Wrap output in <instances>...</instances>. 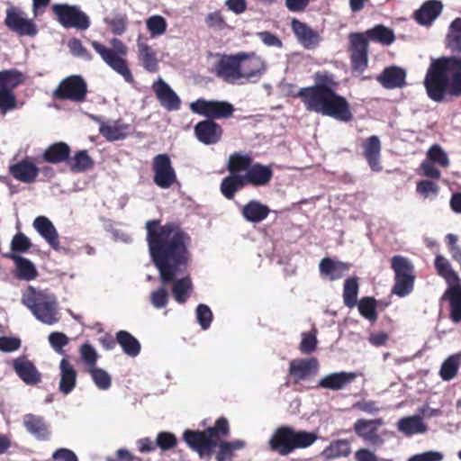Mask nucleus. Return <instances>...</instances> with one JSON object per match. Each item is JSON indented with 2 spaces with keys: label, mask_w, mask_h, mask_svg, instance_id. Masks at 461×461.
Instances as JSON below:
<instances>
[{
  "label": "nucleus",
  "mask_w": 461,
  "mask_h": 461,
  "mask_svg": "<svg viewBox=\"0 0 461 461\" xmlns=\"http://www.w3.org/2000/svg\"><path fill=\"white\" fill-rule=\"evenodd\" d=\"M150 257L159 271L163 284L173 282L172 294L178 303H185L191 295L193 284L189 276H180L189 258V237L176 225H159L158 221L146 223Z\"/></svg>",
  "instance_id": "1"
},
{
  "label": "nucleus",
  "mask_w": 461,
  "mask_h": 461,
  "mask_svg": "<svg viewBox=\"0 0 461 461\" xmlns=\"http://www.w3.org/2000/svg\"><path fill=\"white\" fill-rule=\"evenodd\" d=\"M315 85L301 88L294 96L302 99L305 109L340 122H349L353 115L347 99L336 93V83L332 75L316 73Z\"/></svg>",
  "instance_id": "2"
},
{
  "label": "nucleus",
  "mask_w": 461,
  "mask_h": 461,
  "mask_svg": "<svg viewBox=\"0 0 461 461\" xmlns=\"http://www.w3.org/2000/svg\"><path fill=\"white\" fill-rule=\"evenodd\" d=\"M424 86L429 97L441 102L445 95H461V58L442 57L432 60Z\"/></svg>",
  "instance_id": "3"
},
{
  "label": "nucleus",
  "mask_w": 461,
  "mask_h": 461,
  "mask_svg": "<svg viewBox=\"0 0 461 461\" xmlns=\"http://www.w3.org/2000/svg\"><path fill=\"white\" fill-rule=\"evenodd\" d=\"M22 303L44 324L52 325L59 320L57 298L48 290L29 285L23 291Z\"/></svg>",
  "instance_id": "4"
},
{
  "label": "nucleus",
  "mask_w": 461,
  "mask_h": 461,
  "mask_svg": "<svg viewBox=\"0 0 461 461\" xmlns=\"http://www.w3.org/2000/svg\"><path fill=\"white\" fill-rule=\"evenodd\" d=\"M317 439L315 433L295 430L291 427H280L275 430L269 439L271 450L280 456H287L296 448L312 446Z\"/></svg>",
  "instance_id": "5"
},
{
  "label": "nucleus",
  "mask_w": 461,
  "mask_h": 461,
  "mask_svg": "<svg viewBox=\"0 0 461 461\" xmlns=\"http://www.w3.org/2000/svg\"><path fill=\"white\" fill-rule=\"evenodd\" d=\"M228 432V420L224 418H220L216 421L215 426L208 428L205 431L185 430L184 432V440L200 456H203L204 455H209L211 449L218 444L220 436H226Z\"/></svg>",
  "instance_id": "6"
},
{
  "label": "nucleus",
  "mask_w": 461,
  "mask_h": 461,
  "mask_svg": "<svg viewBox=\"0 0 461 461\" xmlns=\"http://www.w3.org/2000/svg\"><path fill=\"white\" fill-rule=\"evenodd\" d=\"M91 44L102 59L120 74L126 82L131 83L133 81V77L125 59L121 57L127 53V48L120 40L113 39L112 41L114 50L109 49L98 41H92Z\"/></svg>",
  "instance_id": "7"
},
{
  "label": "nucleus",
  "mask_w": 461,
  "mask_h": 461,
  "mask_svg": "<svg viewBox=\"0 0 461 461\" xmlns=\"http://www.w3.org/2000/svg\"><path fill=\"white\" fill-rule=\"evenodd\" d=\"M25 77L17 69L0 71V112L5 114L16 107V96L14 89L20 86Z\"/></svg>",
  "instance_id": "8"
},
{
  "label": "nucleus",
  "mask_w": 461,
  "mask_h": 461,
  "mask_svg": "<svg viewBox=\"0 0 461 461\" xmlns=\"http://www.w3.org/2000/svg\"><path fill=\"white\" fill-rule=\"evenodd\" d=\"M51 9L58 22L65 28L85 31L90 26L89 17L77 5L55 4Z\"/></svg>",
  "instance_id": "9"
},
{
  "label": "nucleus",
  "mask_w": 461,
  "mask_h": 461,
  "mask_svg": "<svg viewBox=\"0 0 461 461\" xmlns=\"http://www.w3.org/2000/svg\"><path fill=\"white\" fill-rule=\"evenodd\" d=\"M241 85L257 83L266 73V61L255 53L239 52Z\"/></svg>",
  "instance_id": "10"
},
{
  "label": "nucleus",
  "mask_w": 461,
  "mask_h": 461,
  "mask_svg": "<svg viewBox=\"0 0 461 461\" xmlns=\"http://www.w3.org/2000/svg\"><path fill=\"white\" fill-rule=\"evenodd\" d=\"M193 113H198L209 118H228L231 116L234 108L232 104L225 101H207L198 99L190 104Z\"/></svg>",
  "instance_id": "11"
},
{
  "label": "nucleus",
  "mask_w": 461,
  "mask_h": 461,
  "mask_svg": "<svg viewBox=\"0 0 461 461\" xmlns=\"http://www.w3.org/2000/svg\"><path fill=\"white\" fill-rule=\"evenodd\" d=\"M213 71L218 77L228 84L241 85L239 53L220 56Z\"/></svg>",
  "instance_id": "12"
},
{
  "label": "nucleus",
  "mask_w": 461,
  "mask_h": 461,
  "mask_svg": "<svg viewBox=\"0 0 461 461\" xmlns=\"http://www.w3.org/2000/svg\"><path fill=\"white\" fill-rule=\"evenodd\" d=\"M86 92V84L84 79L79 76H70L60 82L54 95L59 99L82 102L85 100Z\"/></svg>",
  "instance_id": "13"
},
{
  "label": "nucleus",
  "mask_w": 461,
  "mask_h": 461,
  "mask_svg": "<svg viewBox=\"0 0 461 461\" xmlns=\"http://www.w3.org/2000/svg\"><path fill=\"white\" fill-rule=\"evenodd\" d=\"M5 25L21 36H35L37 28L32 19H29L24 12L18 8H10L6 11Z\"/></svg>",
  "instance_id": "14"
},
{
  "label": "nucleus",
  "mask_w": 461,
  "mask_h": 461,
  "mask_svg": "<svg viewBox=\"0 0 461 461\" xmlns=\"http://www.w3.org/2000/svg\"><path fill=\"white\" fill-rule=\"evenodd\" d=\"M154 171V183L160 188H169L176 181V172L171 165L170 158L166 154L157 155L152 164Z\"/></svg>",
  "instance_id": "15"
},
{
  "label": "nucleus",
  "mask_w": 461,
  "mask_h": 461,
  "mask_svg": "<svg viewBox=\"0 0 461 461\" xmlns=\"http://www.w3.org/2000/svg\"><path fill=\"white\" fill-rule=\"evenodd\" d=\"M352 68L355 72L362 73L367 66V40L361 33L349 35Z\"/></svg>",
  "instance_id": "16"
},
{
  "label": "nucleus",
  "mask_w": 461,
  "mask_h": 461,
  "mask_svg": "<svg viewBox=\"0 0 461 461\" xmlns=\"http://www.w3.org/2000/svg\"><path fill=\"white\" fill-rule=\"evenodd\" d=\"M384 424L382 419L365 420L359 419L354 424V430L357 436L368 444L380 447L384 445V438L377 434L378 428Z\"/></svg>",
  "instance_id": "17"
},
{
  "label": "nucleus",
  "mask_w": 461,
  "mask_h": 461,
  "mask_svg": "<svg viewBox=\"0 0 461 461\" xmlns=\"http://www.w3.org/2000/svg\"><path fill=\"white\" fill-rule=\"evenodd\" d=\"M318 370L319 362L315 357L295 358L289 365V375L295 384L315 375Z\"/></svg>",
  "instance_id": "18"
},
{
  "label": "nucleus",
  "mask_w": 461,
  "mask_h": 461,
  "mask_svg": "<svg viewBox=\"0 0 461 461\" xmlns=\"http://www.w3.org/2000/svg\"><path fill=\"white\" fill-rule=\"evenodd\" d=\"M152 90L165 109L167 111H176L179 109L180 98L161 77L153 83Z\"/></svg>",
  "instance_id": "19"
},
{
  "label": "nucleus",
  "mask_w": 461,
  "mask_h": 461,
  "mask_svg": "<svg viewBox=\"0 0 461 461\" xmlns=\"http://www.w3.org/2000/svg\"><path fill=\"white\" fill-rule=\"evenodd\" d=\"M357 377V375L354 372L330 373L321 378L316 387L332 391H339L351 384Z\"/></svg>",
  "instance_id": "20"
},
{
  "label": "nucleus",
  "mask_w": 461,
  "mask_h": 461,
  "mask_svg": "<svg viewBox=\"0 0 461 461\" xmlns=\"http://www.w3.org/2000/svg\"><path fill=\"white\" fill-rule=\"evenodd\" d=\"M93 119L99 122V131L103 137L109 141H115L124 139L131 131V126L121 121L101 122L94 116Z\"/></svg>",
  "instance_id": "21"
},
{
  "label": "nucleus",
  "mask_w": 461,
  "mask_h": 461,
  "mask_svg": "<svg viewBox=\"0 0 461 461\" xmlns=\"http://www.w3.org/2000/svg\"><path fill=\"white\" fill-rule=\"evenodd\" d=\"M59 390L67 395L75 389L77 378V370L67 357H64L59 362Z\"/></svg>",
  "instance_id": "22"
},
{
  "label": "nucleus",
  "mask_w": 461,
  "mask_h": 461,
  "mask_svg": "<svg viewBox=\"0 0 461 461\" xmlns=\"http://www.w3.org/2000/svg\"><path fill=\"white\" fill-rule=\"evenodd\" d=\"M443 9V4L439 0L426 1L415 13L414 19L423 26L431 25L439 16Z\"/></svg>",
  "instance_id": "23"
},
{
  "label": "nucleus",
  "mask_w": 461,
  "mask_h": 461,
  "mask_svg": "<svg viewBox=\"0 0 461 461\" xmlns=\"http://www.w3.org/2000/svg\"><path fill=\"white\" fill-rule=\"evenodd\" d=\"M194 132L199 141L206 145H211L220 140L222 131L216 122L205 120L195 125Z\"/></svg>",
  "instance_id": "24"
},
{
  "label": "nucleus",
  "mask_w": 461,
  "mask_h": 461,
  "mask_svg": "<svg viewBox=\"0 0 461 461\" xmlns=\"http://www.w3.org/2000/svg\"><path fill=\"white\" fill-rule=\"evenodd\" d=\"M292 29L299 42L306 49H314L318 46L321 37L306 23L296 19L292 21Z\"/></svg>",
  "instance_id": "25"
},
{
  "label": "nucleus",
  "mask_w": 461,
  "mask_h": 461,
  "mask_svg": "<svg viewBox=\"0 0 461 461\" xmlns=\"http://www.w3.org/2000/svg\"><path fill=\"white\" fill-rule=\"evenodd\" d=\"M406 72L399 67H388L377 76V81L386 89L401 88L405 85Z\"/></svg>",
  "instance_id": "26"
},
{
  "label": "nucleus",
  "mask_w": 461,
  "mask_h": 461,
  "mask_svg": "<svg viewBox=\"0 0 461 461\" xmlns=\"http://www.w3.org/2000/svg\"><path fill=\"white\" fill-rule=\"evenodd\" d=\"M33 227L38 233L55 250L59 249V234L53 223L45 216H38L33 221Z\"/></svg>",
  "instance_id": "27"
},
{
  "label": "nucleus",
  "mask_w": 461,
  "mask_h": 461,
  "mask_svg": "<svg viewBox=\"0 0 461 461\" xmlns=\"http://www.w3.org/2000/svg\"><path fill=\"white\" fill-rule=\"evenodd\" d=\"M10 173L15 179L30 184L38 176L39 168L32 161L23 159L10 166Z\"/></svg>",
  "instance_id": "28"
},
{
  "label": "nucleus",
  "mask_w": 461,
  "mask_h": 461,
  "mask_svg": "<svg viewBox=\"0 0 461 461\" xmlns=\"http://www.w3.org/2000/svg\"><path fill=\"white\" fill-rule=\"evenodd\" d=\"M273 176V171L270 167L260 164L250 166L243 175L247 185L251 184L256 186L267 185Z\"/></svg>",
  "instance_id": "29"
},
{
  "label": "nucleus",
  "mask_w": 461,
  "mask_h": 461,
  "mask_svg": "<svg viewBox=\"0 0 461 461\" xmlns=\"http://www.w3.org/2000/svg\"><path fill=\"white\" fill-rule=\"evenodd\" d=\"M270 209L258 200H251L243 205L241 214L243 218L252 223L263 221L269 214Z\"/></svg>",
  "instance_id": "30"
},
{
  "label": "nucleus",
  "mask_w": 461,
  "mask_h": 461,
  "mask_svg": "<svg viewBox=\"0 0 461 461\" xmlns=\"http://www.w3.org/2000/svg\"><path fill=\"white\" fill-rule=\"evenodd\" d=\"M14 368L19 377L28 384H35L41 380V375L34 365L25 357L16 358Z\"/></svg>",
  "instance_id": "31"
},
{
  "label": "nucleus",
  "mask_w": 461,
  "mask_h": 461,
  "mask_svg": "<svg viewBox=\"0 0 461 461\" xmlns=\"http://www.w3.org/2000/svg\"><path fill=\"white\" fill-rule=\"evenodd\" d=\"M23 425L29 433L40 440H46L50 438L49 425L41 416L26 414L23 417Z\"/></svg>",
  "instance_id": "32"
},
{
  "label": "nucleus",
  "mask_w": 461,
  "mask_h": 461,
  "mask_svg": "<svg viewBox=\"0 0 461 461\" xmlns=\"http://www.w3.org/2000/svg\"><path fill=\"white\" fill-rule=\"evenodd\" d=\"M364 156L371 169L375 172L382 170L380 164L381 143L377 136L369 137L364 143Z\"/></svg>",
  "instance_id": "33"
},
{
  "label": "nucleus",
  "mask_w": 461,
  "mask_h": 461,
  "mask_svg": "<svg viewBox=\"0 0 461 461\" xmlns=\"http://www.w3.org/2000/svg\"><path fill=\"white\" fill-rule=\"evenodd\" d=\"M319 267L322 276L330 280H337L349 270L350 265L327 258L321 261Z\"/></svg>",
  "instance_id": "34"
},
{
  "label": "nucleus",
  "mask_w": 461,
  "mask_h": 461,
  "mask_svg": "<svg viewBox=\"0 0 461 461\" xmlns=\"http://www.w3.org/2000/svg\"><path fill=\"white\" fill-rule=\"evenodd\" d=\"M398 430L406 436L415 434H423L428 430L427 425L424 423L420 415L404 417L399 420L397 423Z\"/></svg>",
  "instance_id": "35"
},
{
  "label": "nucleus",
  "mask_w": 461,
  "mask_h": 461,
  "mask_svg": "<svg viewBox=\"0 0 461 461\" xmlns=\"http://www.w3.org/2000/svg\"><path fill=\"white\" fill-rule=\"evenodd\" d=\"M443 300H448L450 303V318L458 323L461 321V285L449 286L442 296Z\"/></svg>",
  "instance_id": "36"
},
{
  "label": "nucleus",
  "mask_w": 461,
  "mask_h": 461,
  "mask_svg": "<svg viewBox=\"0 0 461 461\" xmlns=\"http://www.w3.org/2000/svg\"><path fill=\"white\" fill-rule=\"evenodd\" d=\"M246 185L243 175L230 173L221 183V192L225 198L232 199L235 194Z\"/></svg>",
  "instance_id": "37"
},
{
  "label": "nucleus",
  "mask_w": 461,
  "mask_h": 461,
  "mask_svg": "<svg viewBox=\"0 0 461 461\" xmlns=\"http://www.w3.org/2000/svg\"><path fill=\"white\" fill-rule=\"evenodd\" d=\"M10 258L14 261L16 276L19 279L31 281L36 278L38 271L32 261L18 255H11Z\"/></svg>",
  "instance_id": "38"
},
{
  "label": "nucleus",
  "mask_w": 461,
  "mask_h": 461,
  "mask_svg": "<svg viewBox=\"0 0 461 461\" xmlns=\"http://www.w3.org/2000/svg\"><path fill=\"white\" fill-rule=\"evenodd\" d=\"M139 59L144 68L149 72L158 70V59L156 52L146 42L138 40Z\"/></svg>",
  "instance_id": "39"
},
{
  "label": "nucleus",
  "mask_w": 461,
  "mask_h": 461,
  "mask_svg": "<svg viewBox=\"0 0 461 461\" xmlns=\"http://www.w3.org/2000/svg\"><path fill=\"white\" fill-rule=\"evenodd\" d=\"M351 452L350 442L348 439H338L330 444L321 452V456L325 459H336L346 457Z\"/></svg>",
  "instance_id": "40"
},
{
  "label": "nucleus",
  "mask_w": 461,
  "mask_h": 461,
  "mask_svg": "<svg viewBox=\"0 0 461 461\" xmlns=\"http://www.w3.org/2000/svg\"><path fill=\"white\" fill-rule=\"evenodd\" d=\"M70 148L65 142H58L48 147L43 154V158L50 163H60L68 159Z\"/></svg>",
  "instance_id": "41"
},
{
  "label": "nucleus",
  "mask_w": 461,
  "mask_h": 461,
  "mask_svg": "<svg viewBox=\"0 0 461 461\" xmlns=\"http://www.w3.org/2000/svg\"><path fill=\"white\" fill-rule=\"evenodd\" d=\"M116 339L123 352L131 357H137L140 351V344L131 333L120 330L116 333Z\"/></svg>",
  "instance_id": "42"
},
{
  "label": "nucleus",
  "mask_w": 461,
  "mask_h": 461,
  "mask_svg": "<svg viewBox=\"0 0 461 461\" xmlns=\"http://www.w3.org/2000/svg\"><path fill=\"white\" fill-rule=\"evenodd\" d=\"M435 267L438 274L446 279L449 286L459 285L458 276L452 270L451 266L446 258L437 256L435 259Z\"/></svg>",
  "instance_id": "43"
},
{
  "label": "nucleus",
  "mask_w": 461,
  "mask_h": 461,
  "mask_svg": "<svg viewBox=\"0 0 461 461\" xmlns=\"http://www.w3.org/2000/svg\"><path fill=\"white\" fill-rule=\"evenodd\" d=\"M447 40L452 52L461 53V18H456L451 23Z\"/></svg>",
  "instance_id": "44"
},
{
  "label": "nucleus",
  "mask_w": 461,
  "mask_h": 461,
  "mask_svg": "<svg viewBox=\"0 0 461 461\" xmlns=\"http://www.w3.org/2000/svg\"><path fill=\"white\" fill-rule=\"evenodd\" d=\"M358 289L359 286L356 277L346 279L343 287V301L348 308H353L357 305Z\"/></svg>",
  "instance_id": "45"
},
{
  "label": "nucleus",
  "mask_w": 461,
  "mask_h": 461,
  "mask_svg": "<svg viewBox=\"0 0 461 461\" xmlns=\"http://www.w3.org/2000/svg\"><path fill=\"white\" fill-rule=\"evenodd\" d=\"M392 268L394 271L395 278L414 277L412 264L402 256H394L392 258Z\"/></svg>",
  "instance_id": "46"
},
{
  "label": "nucleus",
  "mask_w": 461,
  "mask_h": 461,
  "mask_svg": "<svg viewBox=\"0 0 461 461\" xmlns=\"http://www.w3.org/2000/svg\"><path fill=\"white\" fill-rule=\"evenodd\" d=\"M367 37L369 40L380 42L384 45L392 44L395 39L393 32L383 25H377L367 31Z\"/></svg>",
  "instance_id": "47"
},
{
  "label": "nucleus",
  "mask_w": 461,
  "mask_h": 461,
  "mask_svg": "<svg viewBox=\"0 0 461 461\" xmlns=\"http://www.w3.org/2000/svg\"><path fill=\"white\" fill-rule=\"evenodd\" d=\"M251 158L248 155L240 153H234L230 156L227 169L230 174H239V172L245 171L250 167Z\"/></svg>",
  "instance_id": "48"
},
{
  "label": "nucleus",
  "mask_w": 461,
  "mask_h": 461,
  "mask_svg": "<svg viewBox=\"0 0 461 461\" xmlns=\"http://www.w3.org/2000/svg\"><path fill=\"white\" fill-rule=\"evenodd\" d=\"M70 169L74 172H83L92 167L94 162L86 150H80L73 158L68 159Z\"/></svg>",
  "instance_id": "49"
},
{
  "label": "nucleus",
  "mask_w": 461,
  "mask_h": 461,
  "mask_svg": "<svg viewBox=\"0 0 461 461\" xmlns=\"http://www.w3.org/2000/svg\"><path fill=\"white\" fill-rule=\"evenodd\" d=\"M460 365V355L449 356L442 364L439 375L444 381L453 379L457 374Z\"/></svg>",
  "instance_id": "50"
},
{
  "label": "nucleus",
  "mask_w": 461,
  "mask_h": 461,
  "mask_svg": "<svg viewBox=\"0 0 461 461\" xmlns=\"http://www.w3.org/2000/svg\"><path fill=\"white\" fill-rule=\"evenodd\" d=\"M245 447V442L237 439L231 442H221L219 444V450L216 454L217 461H227L231 458L235 450L242 449Z\"/></svg>",
  "instance_id": "51"
},
{
  "label": "nucleus",
  "mask_w": 461,
  "mask_h": 461,
  "mask_svg": "<svg viewBox=\"0 0 461 461\" xmlns=\"http://www.w3.org/2000/svg\"><path fill=\"white\" fill-rule=\"evenodd\" d=\"M87 372L91 375L94 384L98 389L106 391L111 387L112 377L104 369L95 366L91 369H88Z\"/></svg>",
  "instance_id": "52"
},
{
  "label": "nucleus",
  "mask_w": 461,
  "mask_h": 461,
  "mask_svg": "<svg viewBox=\"0 0 461 461\" xmlns=\"http://www.w3.org/2000/svg\"><path fill=\"white\" fill-rule=\"evenodd\" d=\"M146 26L151 38L163 35L167 28L166 19L158 14L151 15L146 20Z\"/></svg>",
  "instance_id": "53"
},
{
  "label": "nucleus",
  "mask_w": 461,
  "mask_h": 461,
  "mask_svg": "<svg viewBox=\"0 0 461 461\" xmlns=\"http://www.w3.org/2000/svg\"><path fill=\"white\" fill-rule=\"evenodd\" d=\"M427 158L441 167H447L449 165L448 156L439 145L431 146L427 152Z\"/></svg>",
  "instance_id": "54"
},
{
  "label": "nucleus",
  "mask_w": 461,
  "mask_h": 461,
  "mask_svg": "<svg viewBox=\"0 0 461 461\" xmlns=\"http://www.w3.org/2000/svg\"><path fill=\"white\" fill-rule=\"evenodd\" d=\"M82 361L87 366V370L96 366L98 354L96 350L88 343L83 344L79 348Z\"/></svg>",
  "instance_id": "55"
},
{
  "label": "nucleus",
  "mask_w": 461,
  "mask_h": 461,
  "mask_svg": "<svg viewBox=\"0 0 461 461\" xmlns=\"http://www.w3.org/2000/svg\"><path fill=\"white\" fill-rule=\"evenodd\" d=\"M359 312L369 321H375L377 314L375 312V301L370 297H365L357 304Z\"/></svg>",
  "instance_id": "56"
},
{
  "label": "nucleus",
  "mask_w": 461,
  "mask_h": 461,
  "mask_svg": "<svg viewBox=\"0 0 461 461\" xmlns=\"http://www.w3.org/2000/svg\"><path fill=\"white\" fill-rule=\"evenodd\" d=\"M414 277H396L393 293L400 297L408 295L413 289Z\"/></svg>",
  "instance_id": "57"
},
{
  "label": "nucleus",
  "mask_w": 461,
  "mask_h": 461,
  "mask_svg": "<svg viewBox=\"0 0 461 461\" xmlns=\"http://www.w3.org/2000/svg\"><path fill=\"white\" fill-rule=\"evenodd\" d=\"M104 22L116 35H121L126 31L127 18L124 14H119L113 17H107Z\"/></svg>",
  "instance_id": "58"
},
{
  "label": "nucleus",
  "mask_w": 461,
  "mask_h": 461,
  "mask_svg": "<svg viewBox=\"0 0 461 461\" xmlns=\"http://www.w3.org/2000/svg\"><path fill=\"white\" fill-rule=\"evenodd\" d=\"M196 319L203 330H207L212 321V312L206 304H199L195 311Z\"/></svg>",
  "instance_id": "59"
},
{
  "label": "nucleus",
  "mask_w": 461,
  "mask_h": 461,
  "mask_svg": "<svg viewBox=\"0 0 461 461\" xmlns=\"http://www.w3.org/2000/svg\"><path fill=\"white\" fill-rule=\"evenodd\" d=\"M168 293L164 287H159L150 293L149 300L155 309H163L168 303Z\"/></svg>",
  "instance_id": "60"
},
{
  "label": "nucleus",
  "mask_w": 461,
  "mask_h": 461,
  "mask_svg": "<svg viewBox=\"0 0 461 461\" xmlns=\"http://www.w3.org/2000/svg\"><path fill=\"white\" fill-rule=\"evenodd\" d=\"M68 338L62 332H51L49 335V342L55 352L60 355H65L63 348L68 344Z\"/></svg>",
  "instance_id": "61"
},
{
  "label": "nucleus",
  "mask_w": 461,
  "mask_h": 461,
  "mask_svg": "<svg viewBox=\"0 0 461 461\" xmlns=\"http://www.w3.org/2000/svg\"><path fill=\"white\" fill-rule=\"evenodd\" d=\"M176 445V438L173 433L163 431L159 432L156 438V446L161 450L167 451Z\"/></svg>",
  "instance_id": "62"
},
{
  "label": "nucleus",
  "mask_w": 461,
  "mask_h": 461,
  "mask_svg": "<svg viewBox=\"0 0 461 461\" xmlns=\"http://www.w3.org/2000/svg\"><path fill=\"white\" fill-rule=\"evenodd\" d=\"M444 455L440 451L429 450L410 456L407 461H442Z\"/></svg>",
  "instance_id": "63"
},
{
  "label": "nucleus",
  "mask_w": 461,
  "mask_h": 461,
  "mask_svg": "<svg viewBox=\"0 0 461 461\" xmlns=\"http://www.w3.org/2000/svg\"><path fill=\"white\" fill-rule=\"evenodd\" d=\"M31 248L30 240L23 233L16 234L11 243V249L14 252H25Z\"/></svg>",
  "instance_id": "64"
}]
</instances>
